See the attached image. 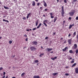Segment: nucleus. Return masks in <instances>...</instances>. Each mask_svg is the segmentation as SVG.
<instances>
[{"instance_id":"obj_1","label":"nucleus","mask_w":78,"mask_h":78,"mask_svg":"<svg viewBox=\"0 0 78 78\" xmlns=\"http://www.w3.org/2000/svg\"><path fill=\"white\" fill-rule=\"evenodd\" d=\"M61 14L62 15V16L64 17V6H63L62 7Z\"/></svg>"},{"instance_id":"obj_2","label":"nucleus","mask_w":78,"mask_h":78,"mask_svg":"<svg viewBox=\"0 0 78 78\" xmlns=\"http://www.w3.org/2000/svg\"><path fill=\"white\" fill-rule=\"evenodd\" d=\"M30 49L32 51H34V50H36V48L34 47H31L30 48Z\"/></svg>"},{"instance_id":"obj_3","label":"nucleus","mask_w":78,"mask_h":78,"mask_svg":"<svg viewBox=\"0 0 78 78\" xmlns=\"http://www.w3.org/2000/svg\"><path fill=\"white\" fill-rule=\"evenodd\" d=\"M32 44H33V45H36L37 44V42L36 41H34L32 42Z\"/></svg>"},{"instance_id":"obj_4","label":"nucleus","mask_w":78,"mask_h":78,"mask_svg":"<svg viewBox=\"0 0 78 78\" xmlns=\"http://www.w3.org/2000/svg\"><path fill=\"white\" fill-rule=\"evenodd\" d=\"M68 48V47H66L64 49H62V51H66V50H67Z\"/></svg>"},{"instance_id":"obj_5","label":"nucleus","mask_w":78,"mask_h":78,"mask_svg":"<svg viewBox=\"0 0 78 78\" xmlns=\"http://www.w3.org/2000/svg\"><path fill=\"white\" fill-rule=\"evenodd\" d=\"M69 14L71 16H73V14H74V12H70Z\"/></svg>"},{"instance_id":"obj_6","label":"nucleus","mask_w":78,"mask_h":78,"mask_svg":"<svg viewBox=\"0 0 78 78\" xmlns=\"http://www.w3.org/2000/svg\"><path fill=\"white\" fill-rule=\"evenodd\" d=\"M72 39L71 38L69 40V45H71V44H72Z\"/></svg>"},{"instance_id":"obj_7","label":"nucleus","mask_w":78,"mask_h":78,"mask_svg":"<svg viewBox=\"0 0 78 78\" xmlns=\"http://www.w3.org/2000/svg\"><path fill=\"white\" fill-rule=\"evenodd\" d=\"M53 50V49L52 48H48L46 49V51H50L51 50Z\"/></svg>"},{"instance_id":"obj_8","label":"nucleus","mask_w":78,"mask_h":78,"mask_svg":"<svg viewBox=\"0 0 78 78\" xmlns=\"http://www.w3.org/2000/svg\"><path fill=\"white\" fill-rule=\"evenodd\" d=\"M76 73H78V68H76L75 69Z\"/></svg>"},{"instance_id":"obj_9","label":"nucleus","mask_w":78,"mask_h":78,"mask_svg":"<svg viewBox=\"0 0 78 78\" xmlns=\"http://www.w3.org/2000/svg\"><path fill=\"white\" fill-rule=\"evenodd\" d=\"M34 78H40V77L39 76H34Z\"/></svg>"},{"instance_id":"obj_10","label":"nucleus","mask_w":78,"mask_h":78,"mask_svg":"<svg viewBox=\"0 0 78 78\" xmlns=\"http://www.w3.org/2000/svg\"><path fill=\"white\" fill-rule=\"evenodd\" d=\"M43 2L44 3V6H45V7H47V3H46L44 1H43Z\"/></svg>"},{"instance_id":"obj_11","label":"nucleus","mask_w":78,"mask_h":78,"mask_svg":"<svg viewBox=\"0 0 78 78\" xmlns=\"http://www.w3.org/2000/svg\"><path fill=\"white\" fill-rule=\"evenodd\" d=\"M73 26H74V24L70 25L69 27V29H71Z\"/></svg>"},{"instance_id":"obj_12","label":"nucleus","mask_w":78,"mask_h":78,"mask_svg":"<svg viewBox=\"0 0 78 78\" xmlns=\"http://www.w3.org/2000/svg\"><path fill=\"white\" fill-rule=\"evenodd\" d=\"M57 19L58 17H55L54 18V22H56V20H57Z\"/></svg>"},{"instance_id":"obj_13","label":"nucleus","mask_w":78,"mask_h":78,"mask_svg":"<svg viewBox=\"0 0 78 78\" xmlns=\"http://www.w3.org/2000/svg\"><path fill=\"white\" fill-rule=\"evenodd\" d=\"M76 32H74L73 34V37H75V36H76Z\"/></svg>"},{"instance_id":"obj_14","label":"nucleus","mask_w":78,"mask_h":78,"mask_svg":"<svg viewBox=\"0 0 78 78\" xmlns=\"http://www.w3.org/2000/svg\"><path fill=\"white\" fill-rule=\"evenodd\" d=\"M3 22H7V23H8V22H9V21H8V20H6L5 19H3Z\"/></svg>"},{"instance_id":"obj_15","label":"nucleus","mask_w":78,"mask_h":78,"mask_svg":"<svg viewBox=\"0 0 78 78\" xmlns=\"http://www.w3.org/2000/svg\"><path fill=\"white\" fill-rule=\"evenodd\" d=\"M41 25H42V24H41V23H40L39 25V26H38L37 27V28H39V27H40L41 26Z\"/></svg>"},{"instance_id":"obj_16","label":"nucleus","mask_w":78,"mask_h":78,"mask_svg":"<svg viewBox=\"0 0 78 78\" xmlns=\"http://www.w3.org/2000/svg\"><path fill=\"white\" fill-rule=\"evenodd\" d=\"M76 63H74V64L72 66V67H75V66H76Z\"/></svg>"},{"instance_id":"obj_17","label":"nucleus","mask_w":78,"mask_h":78,"mask_svg":"<svg viewBox=\"0 0 78 78\" xmlns=\"http://www.w3.org/2000/svg\"><path fill=\"white\" fill-rule=\"evenodd\" d=\"M57 74H58L57 73H53L52 75L54 76H55V75H57Z\"/></svg>"},{"instance_id":"obj_18","label":"nucleus","mask_w":78,"mask_h":78,"mask_svg":"<svg viewBox=\"0 0 78 78\" xmlns=\"http://www.w3.org/2000/svg\"><path fill=\"white\" fill-rule=\"evenodd\" d=\"M25 73H22L21 74L22 76H24V75H25Z\"/></svg>"},{"instance_id":"obj_19","label":"nucleus","mask_w":78,"mask_h":78,"mask_svg":"<svg viewBox=\"0 0 78 78\" xmlns=\"http://www.w3.org/2000/svg\"><path fill=\"white\" fill-rule=\"evenodd\" d=\"M32 5L33 6H35V2H34V1L32 3Z\"/></svg>"},{"instance_id":"obj_20","label":"nucleus","mask_w":78,"mask_h":78,"mask_svg":"<svg viewBox=\"0 0 78 78\" xmlns=\"http://www.w3.org/2000/svg\"><path fill=\"white\" fill-rule=\"evenodd\" d=\"M74 46L75 47V48H76L77 47V45H76V44H75L74 45Z\"/></svg>"},{"instance_id":"obj_21","label":"nucleus","mask_w":78,"mask_h":78,"mask_svg":"<svg viewBox=\"0 0 78 78\" xmlns=\"http://www.w3.org/2000/svg\"><path fill=\"white\" fill-rule=\"evenodd\" d=\"M39 62V61L37 60H36L34 62L35 63H37V62Z\"/></svg>"},{"instance_id":"obj_22","label":"nucleus","mask_w":78,"mask_h":78,"mask_svg":"<svg viewBox=\"0 0 78 78\" xmlns=\"http://www.w3.org/2000/svg\"><path fill=\"white\" fill-rule=\"evenodd\" d=\"M37 24H38V21H36V26H37Z\"/></svg>"},{"instance_id":"obj_23","label":"nucleus","mask_w":78,"mask_h":78,"mask_svg":"<svg viewBox=\"0 0 78 78\" xmlns=\"http://www.w3.org/2000/svg\"><path fill=\"white\" fill-rule=\"evenodd\" d=\"M4 8L5 9H8V7H6L5 6H4Z\"/></svg>"},{"instance_id":"obj_24","label":"nucleus","mask_w":78,"mask_h":78,"mask_svg":"<svg viewBox=\"0 0 78 78\" xmlns=\"http://www.w3.org/2000/svg\"><path fill=\"white\" fill-rule=\"evenodd\" d=\"M12 41H9V43L10 44H12Z\"/></svg>"},{"instance_id":"obj_25","label":"nucleus","mask_w":78,"mask_h":78,"mask_svg":"<svg viewBox=\"0 0 78 78\" xmlns=\"http://www.w3.org/2000/svg\"><path fill=\"white\" fill-rule=\"evenodd\" d=\"M47 23V20H45L44 22L43 23Z\"/></svg>"},{"instance_id":"obj_26","label":"nucleus","mask_w":78,"mask_h":78,"mask_svg":"<svg viewBox=\"0 0 78 78\" xmlns=\"http://www.w3.org/2000/svg\"><path fill=\"white\" fill-rule=\"evenodd\" d=\"M43 24L46 27H47V25L45 23H43Z\"/></svg>"},{"instance_id":"obj_27","label":"nucleus","mask_w":78,"mask_h":78,"mask_svg":"<svg viewBox=\"0 0 78 78\" xmlns=\"http://www.w3.org/2000/svg\"><path fill=\"white\" fill-rule=\"evenodd\" d=\"M69 53H73V51H72V50H70Z\"/></svg>"},{"instance_id":"obj_28","label":"nucleus","mask_w":78,"mask_h":78,"mask_svg":"<svg viewBox=\"0 0 78 78\" xmlns=\"http://www.w3.org/2000/svg\"><path fill=\"white\" fill-rule=\"evenodd\" d=\"M76 54H77V53H78V50L77 49V50H76Z\"/></svg>"},{"instance_id":"obj_29","label":"nucleus","mask_w":78,"mask_h":78,"mask_svg":"<svg viewBox=\"0 0 78 78\" xmlns=\"http://www.w3.org/2000/svg\"><path fill=\"white\" fill-rule=\"evenodd\" d=\"M71 64H73V63H74V61H72L71 62Z\"/></svg>"},{"instance_id":"obj_30","label":"nucleus","mask_w":78,"mask_h":78,"mask_svg":"<svg viewBox=\"0 0 78 78\" xmlns=\"http://www.w3.org/2000/svg\"><path fill=\"white\" fill-rule=\"evenodd\" d=\"M49 14H50V15H51V16H53V13H49Z\"/></svg>"},{"instance_id":"obj_31","label":"nucleus","mask_w":78,"mask_h":78,"mask_svg":"<svg viewBox=\"0 0 78 78\" xmlns=\"http://www.w3.org/2000/svg\"><path fill=\"white\" fill-rule=\"evenodd\" d=\"M36 30V28H35L33 29V31H34V30Z\"/></svg>"},{"instance_id":"obj_32","label":"nucleus","mask_w":78,"mask_h":78,"mask_svg":"<svg viewBox=\"0 0 78 78\" xmlns=\"http://www.w3.org/2000/svg\"><path fill=\"white\" fill-rule=\"evenodd\" d=\"M65 75L66 76H69V74H68V73H66V74H65Z\"/></svg>"},{"instance_id":"obj_33","label":"nucleus","mask_w":78,"mask_h":78,"mask_svg":"<svg viewBox=\"0 0 78 78\" xmlns=\"http://www.w3.org/2000/svg\"><path fill=\"white\" fill-rule=\"evenodd\" d=\"M30 14H31V13H29V14H28L27 16H30Z\"/></svg>"},{"instance_id":"obj_34","label":"nucleus","mask_w":78,"mask_h":78,"mask_svg":"<svg viewBox=\"0 0 78 78\" xmlns=\"http://www.w3.org/2000/svg\"><path fill=\"white\" fill-rule=\"evenodd\" d=\"M51 59H52V60H55L54 58H51Z\"/></svg>"},{"instance_id":"obj_35","label":"nucleus","mask_w":78,"mask_h":78,"mask_svg":"<svg viewBox=\"0 0 78 78\" xmlns=\"http://www.w3.org/2000/svg\"><path fill=\"white\" fill-rule=\"evenodd\" d=\"M64 2H65V3H67V0H64Z\"/></svg>"},{"instance_id":"obj_36","label":"nucleus","mask_w":78,"mask_h":78,"mask_svg":"<svg viewBox=\"0 0 78 78\" xmlns=\"http://www.w3.org/2000/svg\"><path fill=\"white\" fill-rule=\"evenodd\" d=\"M3 69V67H2L1 68H0V70H2Z\"/></svg>"},{"instance_id":"obj_37","label":"nucleus","mask_w":78,"mask_h":78,"mask_svg":"<svg viewBox=\"0 0 78 78\" xmlns=\"http://www.w3.org/2000/svg\"><path fill=\"white\" fill-rule=\"evenodd\" d=\"M76 20H78V16H77L76 18Z\"/></svg>"},{"instance_id":"obj_38","label":"nucleus","mask_w":78,"mask_h":78,"mask_svg":"<svg viewBox=\"0 0 78 78\" xmlns=\"http://www.w3.org/2000/svg\"><path fill=\"white\" fill-rule=\"evenodd\" d=\"M69 20H71L72 19V18H71V17H69Z\"/></svg>"},{"instance_id":"obj_39","label":"nucleus","mask_w":78,"mask_h":78,"mask_svg":"<svg viewBox=\"0 0 78 78\" xmlns=\"http://www.w3.org/2000/svg\"><path fill=\"white\" fill-rule=\"evenodd\" d=\"M55 34H56V33H54L52 35H53V36H54V35H55Z\"/></svg>"},{"instance_id":"obj_40","label":"nucleus","mask_w":78,"mask_h":78,"mask_svg":"<svg viewBox=\"0 0 78 78\" xmlns=\"http://www.w3.org/2000/svg\"><path fill=\"white\" fill-rule=\"evenodd\" d=\"M5 74H6V73H5V72H4L3 75H5Z\"/></svg>"},{"instance_id":"obj_41","label":"nucleus","mask_w":78,"mask_h":78,"mask_svg":"<svg viewBox=\"0 0 78 78\" xmlns=\"http://www.w3.org/2000/svg\"><path fill=\"white\" fill-rule=\"evenodd\" d=\"M51 18H54V17L53 16H51Z\"/></svg>"},{"instance_id":"obj_42","label":"nucleus","mask_w":78,"mask_h":78,"mask_svg":"<svg viewBox=\"0 0 78 78\" xmlns=\"http://www.w3.org/2000/svg\"><path fill=\"white\" fill-rule=\"evenodd\" d=\"M54 59H56V58H57V57H55L54 58Z\"/></svg>"},{"instance_id":"obj_43","label":"nucleus","mask_w":78,"mask_h":78,"mask_svg":"<svg viewBox=\"0 0 78 78\" xmlns=\"http://www.w3.org/2000/svg\"><path fill=\"white\" fill-rule=\"evenodd\" d=\"M40 5V4L39 3H37V5H38V6H39Z\"/></svg>"},{"instance_id":"obj_44","label":"nucleus","mask_w":78,"mask_h":78,"mask_svg":"<svg viewBox=\"0 0 78 78\" xmlns=\"http://www.w3.org/2000/svg\"><path fill=\"white\" fill-rule=\"evenodd\" d=\"M77 0H73V1L74 2H75L76 1H77Z\"/></svg>"},{"instance_id":"obj_45","label":"nucleus","mask_w":78,"mask_h":78,"mask_svg":"<svg viewBox=\"0 0 78 78\" xmlns=\"http://www.w3.org/2000/svg\"><path fill=\"white\" fill-rule=\"evenodd\" d=\"M70 36H71V34H69V37H70Z\"/></svg>"},{"instance_id":"obj_46","label":"nucleus","mask_w":78,"mask_h":78,"mask_svg":"<svg viewBox=\"0 0 78 78\" xmlns=\"http://www.w3.org/2000/svg\"><path fill=\"white\" fill-rule=\"evenodd\" d=\"M27 31H30V30L29 29H27Z\"/></svg>"},{"instance_id":"obj_47","label":"nucleus","mask_w":78,"mask_h":78,"mask_svg":"<svg viewBox=\"0 0 78 78\" xmlns=\"http://www.w3.org/2000/svg\"><path fill=\"white\" fill-rule=\"evenodd\" d=\"M48 39V37H46L45 38V39Z\"/></svg>"},{"instance_id":"obj_48","label":"nucleus","mask_w":78,"mask_h":78,"mask_svg":"<svg viewBox=\"0 0 78 78\" xmlns=\"http://www.w3.org/2000/svg\"><path fill=\"white\" fill-rule=\"evenodd\" d=\"M24 36H25V37H27V35H24Z\"/></svg>"},{"instance_id":"obj_49","label":"nucleus","mask_w":78,"mask_h":78,"mask_svg":"<svg viewBox=\"0 0 78 78\" xmlns=\"http://www.w3.org/2000/svg\"><path fill=\"white\" fill-rule=\"evenodd\" d=\"M28 17H29V16H27V19H28Z\"/></svg>"},{"instance_id":"obj_50","label":"nucleus","mask_w":78,"mask_h":78,"mask_svg":"<svg viewBox=\"0 0 78 78\" xmlns=\"http://www.w3.org/2000/svg\"><path fill=\"white\" fill-rule=\"evenodd\" d=\"M23 19H26V18H25V17H24L23 18Z\"/></svg>"},{"instance_id":"obj_51","label":"nucleus","mask_w":78,"mask_h":78,"mask_svg":"<svg viewBox=\"0 0 78 78\" xmlns=\"http://www.w3.org/2000/svg\"><path fill=\"white\" fill-rule=\"evenodd\" d=\"M26 41H28V38H26Z\"/></svg>"},{"instance_id":"obj_52","label":"nucleus","mask_w":78,"mask_h":78,"mask_svg":"<svg viewBox=\"0 0 78 78\" xmlns=\"http://www.w3.org/2000/svg\"><path fill=\"white\" fill-rule=\"evenodd\" d=\"M47 10H48V9H45V11H47Z\"/></svg>"},{"instance_id":"obj_53","label":"nucleus","mask_w":78,"mask_h":78,"mask_svg":"<svg viewBox=\"0 0 78 78\" xmlns=\"http://www.w3.org/2000/svg\"><path fill=\"white\" fill-rule=\"evenodd\" d=\"M14 57H15V55H14V56H12V58H14Z\"/></svg>"},{"instance_id":"obj_54","label":"nucleus","mask_w":78,"mask_h":78,"mask_svg":"<svg viewBox=\"0 0 78 78\" xmlns=\"http://www.w3.org/2000/svg\"><path fill=\"white\" fill-rule=\"evenodd\" d=\"M39 56L40 57H42V55H41V54L40 55H39Z\"/></svg>"},{"instance_id":"obj_55","label":"nucleus","mask_w":78,"mask_h":78,"mask_svg":"<svg viewBox=\"0 0 78 78\" xmlns=\"http://www.w3.org/2000/svg\"><path fill=\"white\" fill-rule=\"evenodd\" d=\"M72 59V58L71 57V58H70L69 59H70V60Z\"/></svg>"},{"instance_id":"obj_56","label":"nucleus","mask_w":78,"mask_h":78,"mask_svg":"<svg viewBox=\"0 0 78 78\" xmlns=\"http://www.w3.org/2000/svg\"><path fill=\"white\" fill-rule=\"evenodd\" d=\"M5 76H3L2 78H5Z\"/></svg>"},{"instance_id":"obj_57","label":"nucleus","mask_w":78,"mask_h":78,"mask_svg":"<svg viewBox=\"0 0 78 78\" xmlns=\"http://www.w3.org/2000/svg\"><path fill=\"white\" fill-rule=\"evenodd\" d=\"M44 55V54H41V55L42 56Z\"/></svg>"},{"instance_id":"obj_58","label":"nucleus","mask_w":78,"mask_h":78,"mask_svg":"<svg viewBox=\"0 0 78 78\" xmlns=\"http://www.w3.org/2000/svg\"><path fill=\"white\" fill-rule=\"evenodd\" d=\"M32 64H35V62H34Z\"/></svg>"},{"instance_id":"obj_59","label":"nucleus","mask_w":78,"mask_h":78,"mask_svg":"<svg viewBox=\"0 0 78 78\" xmlns=\"http://www.w3.org/2000/svg\"><path fill=\"white\" fill-rule=\"evenodd\" d=\"M12 78H16V77H12Z\"/></svg>"},{"instance_id":"obj_60","label":"nucleus","mask_w":78,"mask_h":78,"mask_svg":"<svg viewBox=\"0 0 78 78\" xmlns=\"http://www.w3.org/2000/svg\"><path fill=\"white\" fill-rule=\"evenodd\" d=\"M63 23H65V21H63Z\"/></svg>"},{"instance_id":"obj_61","label":"nucleus","mask_w":78,"mask_h":78,"mask_svg":"<svg viewBox=\"0 0 78 78\" xmlns=\"http://www.w3.org/2000/svg\"><path fill=\"white\" fill-rule=\"evenodd\" d=\"M53 53V51H51V53Z\"/></svg>"},{"instance_id":"obj_62","label":"nucleus","mask_w":78,"mask_h":78,"mask_svg":"<svg viewBox=\"0 0 78 78\" xmlns=\"http://www.w3.org/2000/svg\"><path fill=\"white\" fill-rule=\"evenodd\" d=\"M62 39H63L62 38H61V40H62Z\"/></svg>"},{"instance_id":"obj_63","label":"nucleus","mask_w":78,"mask_h":78,"mask_svg":"<svg viewBox=\"0 0 78 78\" xmlns=\"http://www.w3.org/2000/svg\"><path fill=\"white\" fill-rule=\"evenodd\" d=\"M57 2H59V0H57Z\"/></svg>"},{"instance_id":"obj_64","label":"nucleus","mask_w":78,"mask_h":78,"mask_svg":"<svg viewBox=\"0 0 78 78\" xmlns=\"http://www.w3.org/2000/svg\"><path fill=\"white\" fill-rule=\"evenodd\" d=\"M8 76H6V77H5V78H8Z\"/></svg>"}]
</instances>
